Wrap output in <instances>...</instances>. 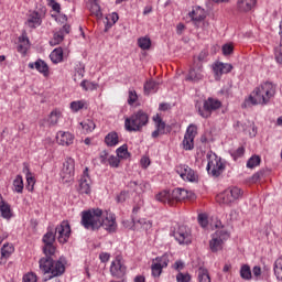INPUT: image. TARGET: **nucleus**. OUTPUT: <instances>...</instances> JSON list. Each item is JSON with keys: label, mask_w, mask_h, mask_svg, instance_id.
Listing matches in <instances>:
<instances>
[{"label": "nucleus", "mask_w": 282, "mask_h": 282, "mask_svg": "<svg viewBox=\"0 0 282 282\" xmlns=\"http://www.w3.org/2000/svg\"><path fill=\"white\" fill-rule=\"evenodd\" d=\"M274 94H276L274 84L270 82L262 83L245 99L242 108L248 109V107H254L257 105H268L274 98Z\"/></svg>", "instance_id": "obj_1"}, {"label": "nucleus", "mask_w": 282, "mask_h": 282, "mask_svg": "<svg viewBox=\"0 0 282 282\" xmlns=\"http://www.w3.org/2000/svg\"><path fill=\"white\" fill-rule=\"evenodd\" d=\"M39 264L40 270L45 274L44 282L54 279V276H62V274H65V263L61 260L54 261L50 256L41 258Z\"/></svg>", "instance_id": "obj_2"}, {"label": "nucleus", "mask_w": 282, "mask_h": 282, "mask_svg": "<svg viewBox=\"0 0 282 282\" xmlns=\"http://www.w3.org/2000/svg\"><path fill=\"white\" fill-rule=\"evenodd\" d=\"M80 225L85 230H100L102 228V209L93 208L80 213Z\"/></svg>", "instance_id": "obj_3"}, {"label": "nucleus", "mask_w": 282, "mask_h": 282, "mask_svg": "<svg viewBox=\"0 0 282 282\" xmlns=\"http://www.w3.org/2000/svg\"><path fill=\"white\" fill-rule=\"evenodd\" d=\"M147 124H149V115L144 110H139L124 120L126 129L134 133L142 131Z\"/></svg>", "instance_id": "obj_4"}, {"label": "nucleus", "mask_w": 282, "mask_h": 282, "mask_svg": "<svg viewBox=\"0 0 282 282\" xmlns=\"http://www.w3.org/2000/svg\"><path fill=\"white\" fill-rule=\"evenodd\" d=\"M226 171V162L215 152L207 153V173L212 177H219Z\"/></svg>", "instance_id": "obj_5"}, {"label": "nucleus", "mask_w": 282, "mask_h": 282, "mask_svg": "<svg viewBox=\"0 0 282 282\" xmlns=\"http://www.w3.org/2000/svg\"><path fill=\"white\" fill-rule=\"evenodd\" d=\"M243 197V189L231 186L225 189L223 193L218 194L216 200L218 204H225L226 206H230V204H235L239 202Z\"/></svg>", "instance_id": "obj_6"}, {"label": "nucleus", "mask_w": 282, "mask_h": 282, "mask_svg": "<svg viewBox=\"0 0 282 282\" xmlns=\"http://www.w3.org/2000/svg\"><path fill=\"white\" fill-rule=\"evenodd\" d=\"M230 239V234L225 228L218 229L215 234L212 235L209 240V248L212 252H219L224 250V243Z\"/></svg>", "instance_id": "obj_7"}, {"label": "nucleus", "mask_w": 282, "mask_h": 282, "mask_svg": "<svg viewBox=\"0 0 282 282\" xmlns=\"http://www.w3.org/2000/svg\"><path fill=\"white\" fill-rule=\"evenodd\" d=\"M170 259L169 254H163L161 257H156L152 260L151 264V273L154 279H160L162 276V271L164 268H169Z\"/></svg>", "instance_id": "obj_8"}, {"label": "nucleus", "mask_w": 282, "mask_h": 282, "mask_svg": "<svg viewBox=\"0 0 282 282\" xmlns=\"http://www.w3.org/2000/svg\"><path fill=\"white\" fill-rule=\"evenodd\" d=\"M174 238L181 246H188V243L193 241L191 228L184 225L178 226V228L174 231Z\"/></svg>", "instance_id": "obj_9"}, {"label": "nucleus", "mask_w": 282, "mask_h": 282, "mask_svg": "<svg viewBox=\"0 0 282 282\" xmlns=\"http://www.w3.org/2000/svg\"><path fill=\"white\" fill-rule=\"evenodd\" d=\"M196 135H197V126L189 124L186 129L183 142H182L184 151H193V149H195Z\"/></svg>", "instance_id": "obj_10"}, {"label": "nucleus", "mask_w": 282, "mask_h": 282, "mask_svg": "<svg viewBox=\"0 0 282 282\" xmlns=\"http://www.w3.org/2000/svg\"><path fill=\"white\" fill-rule=\"evenodd\" d=\"M220 107L221 101L214 98H208L204 101L203 108L198 109V113L199 116H202V118H210L213 111H217V109H219Z\"/></svg>", "instance_id": "obj_11"}, {"label": "nucleus", "mask_w": 282, "mask_h": 282, "mask_svg": "<svg viewBox=\"0 0 282 282\" xmlns=\"http://www.w3.org/2000/svg\"><path fill=\"white\" fill-rule=\"evenodd\" d=\"M77 191L80 195H91V176H89V167H85L78 182Z\"/></svg>", "instance_id": "obj_12"}, {"label": "nucleus", "mask_w": 282, "mask_h": 282, "mask_svg": "<svg viewBox=\"0 0 282 282\" xmlns=\"http://www.w3.org/2000/svg\"><path fill=\"white\" fill-rule=\"evenodd\" d=\"M76 172V161L73 158H66L61 171V177L64 182H69Z\"/></svg>", "instance_id": "obj_13"}, {"label": "nucleus", "mask_w": 282, "mask_h": 282, "mask_svg": "<svg viewBox=\"0 0 282 282\" xmlns=\"http://www.w3.org/2000/svg\"><path fill=\"white\" fill-rule=\"evenodd\" d=\"M101 227L108 232H116L118 230V223H116V215L111 212L105 210L101 215Z\"/></svg>", "instance_id": "obj_14"}, {"label": "nucleus", "mask_w": 282, "mask_h": 282, "mask_svg": "<svg viewBox=\"0 0 282 282\" xmlns=\"http://www.w3.org/2000/svg\"><path fill=\"white\" fill-rule=\"evenodd\" d=\"M56 241V234L54 231H47L43 237V252L46 257H52L56 252L54 242Z\"/></svg>", "instance_id": "obj_15"}, {"label": "nucleus", "mask_w": 282, "mask_h": 282, "mask_svg": "<svg viewBox=\"0 0 282 282\" xmlns=\"http://www.w3.org/2000/svg\"><path fill=\"white\" fill-rule=\"evenodd\" d=\"M55 235H57V241L67 243V241H69V236L72 235L69 223L65 220L62 221L61 225L55 228Z\"/></svg>", "instance_id": "obj_16"}, {"label": "nucleus", "mask_w": 282, "mask_h": 282, "mask_svg": "<svg viewBox=\"0 0 282 282\" xmlns=\"http://www.w3.org/2000/svg\"><path fill=\"white\" fill-rule=\"evenodd\" d=\"M110 274H112V276H117V279H120L123 274H127V267L124 265V260H122V257L117 256L111 262Z\"/></svg>", "instance_id": "obj_17"}, {"label": "nucleus", "mask_w": 282, "mask_h": 282, "mask_svg": "<svg viewBox=\"0 0 282 282\" xmlns=\"http://www.w3.org/2000/svg\"><path fill=\"white\" fill-rule=\"evenodd\" d=\"M176 173L180 174V177L185 182H197V174L188 165H177Z\"/></svg>", "instance_id": "obj_18"}, {"label": "nucleus", "mask_w": 282, "mask_h": 282, "mask_svg": "<svg viewBox=\"0 0 282 282\" xmlns=\"http://www.w3.org/2000/svg\"><path fill=\"white\" fill-rule=\"evenodd\" d=\"M193 197H195V194L185 188H175L172 191V200L174 206L180 202H184V199H193Z\"/></svg>", "instance_id": "obj_19"}, {"label": "nucleus", "mask_w": 282, "mask_h": 282, "mask_svg": "<svg viewBox=\"0 0 282 282\" xmlns=\"http://www.w3.org/2000/svg\"><path fill=\"white\" fill-rule=\"evenodd\" d=\"M213 70L215 74V79L220 80L224 74H230V72H232V65L224 62H216L213 65Z\"/></svg>", "instance_id": "obj_20"}, {"label": "nucleus", "mask_w": 282, "mask_h": 282, "mask_svg": "<svg viewBox=\"0 0 282 282\" xmlns=\"http://www.w3.org/2000/svg\"><path fill=\"white\" fill-rule=\"evenodd\" d=\"M188 17L192 19L194 25L199 28V23L206 19V10L202 7H193L192 11L188 13Z\"/></svg>", "instance_id": "obj_21"}, {"label": "nucleus", "mask_w": 282, "mask_h": 282, "mask_svg": "<svg viewBox=\"0 0 282 282\" xmlns=\"http://www.w3.org/2000/svg\"><path fill=\"white\" fill-rule=\"evenodd\" d=\"M186 80H191L192 83H199V80H204V66L202 64H196L192 67Z\"/></svg>", "instance_id": "obj_22"}, {"label": "nucleus", "mask_w": 282, "mask_h": 282, "mask_svg": "<svg viewBox=\"0 0 282 282\" xmlns=\"http://www.w3.org/2000/svg\"><path fill=\"white\" fill-rule=\"evenodd\" d=\"M14 254V245L7 242L0 249V265H6L8 259Z\"/></svg>", "instance_id": "obj_23"}, {"label": "nucleus", "mask_w": 282, "mask_h": 282, "mask_svg": "<svg viewBox=\"0 0 282 282\" xmlns=\"http://www.w3.org/2000/svg\"><path fill=\"white\" fill-rule=\"evenodd\" d=\"M29 68L36 69V72H39V74H42L44 78H47V76H50V66L43 59H37L34 63H29Z\"/></svg>", "instance_id": "obj_24"}, {"label": "nucleus", "mask_w": 282, "mask_h": 282, "mask_svg": "<svg viewBox=\"0 0 282 282\" xmlns=\"http://www.w3.org/2000/svg\"><path fill=\"white\" fill-rule=\"evenodd\" d=\"M56 141L57 144H61L62 147H69L74 144V134L68 131H58L56 134Z\"/></svg>", "instance_id": "obj_25"}, {"label": "nucleus", "mask_w": 282, "mask_h": 282, "mask_svg": "<svg viewBox=\"0 0 282 282\" xmlns=\"http://www.w3.org/2000/svg\"><path fill=\"white\" fill-rule=\"evenodd\" d=\"M43 23V20L41 19V13L36 11H32L28 14L25 25L26 28H31L32 30L39 28Z\"/></svg>", "instance_id": "obj_26"}, {"label": "nucleus", "mask_w": 282, "mask_h": 282, "mask_svg": "<svg viewBox=\"0 0 282 282\" xmlns=\"http://www.w3.org/2000/svg\"><path fill=\"white\" fill-rule=\"evenodd\" d=\"M257 7V0H237L238 12H250Z\"/></svg>", "instance_id": "obj_27"}, {"label": "nucleus", "mask_w": 282, "mask_h": 282, "mask_svg": "<svg viewBox=\"0 0 282 282\" xmlns=\"http://www.w3.org/2000/svg\"><path fill=\"white\" fill-rule=\"evenodd\" d=\"M156 202H161V204H167V206H174L173 203V194L171 191H162L155 195Z\"/></svg>", "instance_id": "obj_28"}, {"label": "nucleus", "mask_w": 282, "mask_h": 282, "mask_svg": "<svg viewBox=\"0 0 282 282\" xmlns=\"http://www.w3.org/2000/svg\"><path fill=\"white\" fill-rule=\"evenodd\" d=\"M0 213L3 219H12V208L10 204L3 200V196L0 194Z\"/></svg>", "instance_id": "obj_29"}, {"label": "nucleus", "mask_w": 282, "mask_h": 282, "mask_svg": "<svg viewBox=\"0 0 282 282\" xmlns=\"http://www.w3.org/2000/svg\"><path fill=\"white\" fill-rule=\"evenodd\" d=\"M119 143H120V137L116 131H111L105 137V144L107 147H110V148L118 147Z\"/></svg>", "instance_id": "obj_30"}, {"label": "nucleus", "mask_w": 282, "mask_h": 282, "mask_svg": "<svg viewBox=\"0 0 282 282\" xmlns=\"http://www.w3.org/2000/svg\"><path fill=\"white\" fill-rule=\"evenodd\" d=\"M28 50H30V40L25 35H22L19 39L18 52L25 56V54H28Z\"/></svg>", "instance_id": "obj_31"}, {"label": "nucleus", "mask_w": 282, "mask_h": 282, "mask_svg": "<svg viewBox=\"0 0 282 282\" xmlns=\"http://www.w3.org/2000/svg\"><path fill=\"white\" fill-rule=\"evenodd\" d=\"M23 188H24L23 176L17 175L15 178L13 180L12 191L13 193H18L21 195V193H23Z\"/></svg>", "instance_id": "obj_32"}, {"label": "nucleus", "mask_w": 282, "mask_h": 282, "mask_svg": "<svg viewBox=\"0 0 282 282\" xmlns=\"http://www.w3.org/2000/svg\"><path fill=\"white\" fill-rule=\"evenodd\" d=\"M63 118V112L61 110H53L48 116V124L50 127H56L58 124V120Z\"/></svg>", "instance_id": "obj_33"}, {"label": "nucleus", "mask_w": 282, "mask_h": 282, "mask_svg": "<svg viewBox=\"0 0 282 282\" xmlns=\"http://www.w3.org/2000/svg\"><path fill=\"white\" fill-rule=\"evenodd\" d=\"M160 84H158V82L153 80V79H149L145 84H144V94L149 95V94H155V91H158V87Z\"/></svg>", "instance_id": "obj_34"}, {"label": "nucleus", "mask_w": 282, "mask_h": 282, "mask_svg": "<svg viewBox=\"0 0 282 282\" xmlns=\"http://www.w3.org/2000/svg\"><path fill=\"white\" fill-rule=\"evenodd\" d=\"M82 109H87L86 100H76L70 102V110L73 113H78Z\"/></svg>", "instance_id": "obj_35"}, {"label": "nucleus", "mask_w": 282, "mask_h": 282, "mask_svg": "<svg viewBox=\"0 0 282 282\" xmlns=\"http://www.w3.org/2000/svg\"><path fill=\"white\" fill-rule=\"evenodd\" d=\"M80 127L84 131V133H91L94 129H96V123L91 119H85L80 122Z\"/></svg>", "instance_id": "obj_36"}, {"label": "nucleus", "mask_w": 282, "mask_h": 282, "mask_svg": "<svg viewBox=\"0 0 282 282\" xmlns=\"http://www.w3.org/2000/svg\"><path fill=\"white\" fill-rule=\"evenodd\" d=\"M50 58L52 61V63L58 64L63 62V48L62 47H57L55 48L51 55Z\"/></svg>", "instance_id": "obj_37"}, {"label": "nucleus", "mask_w": 282, "mask_h": 282, "mask_svg": "<svg viewBox=\"0 0 282 282\" xmlns=\"http://www.w3.org/2000/svg\"><path fill=\"white\" fill-rule=\"evenodd\" d=\"M80 87L84 89V91H96V89H98L99 85L96 82H90V80L84 79L80 83Z\"/></svg>", "instance_id": "obj_38"}, {"label": "nucleus", "mask_w": 282, "mask_h": 282, "mask_svg": "<svg viewBox=\"0 0 282 282\" xmlns=\"http://www.w3.org/2000/svg\"><path fill=\"white\" fill-rule=\"evenodd\" d=\"M89 10L93 17L102 19V11L100 10V4H98V2H89Z\"/></svg>", "instance_id": "obj_39"}, {"label": "nucleus", "mask_w": 282, "mask_h": 282, "mask_svg": "<svg viewBox=\"0 0 282 282\" xmlns=\"http://www.w3.org/2000/svg\"><path fill=\"white\" fill-rule=\"evenodd\" d=\"M153 121L155 122V129L161 131V135H164L166 133V123L162 121L160 115H155Z\"/></svg>", "instance_id": "obj_40"}, {"label": "nucleus", "mask_w": 282, "mask_h": 282, "mask_svg": "<svg viewBox=\"0 0 282 282\" xmlns=\"http://www.w3.org/2000/svg\"><path fill=\"white\" fill-rule=\"evenodd\" d=\"M273 272L278 281H282V257L275 260L273 265Z\"/></svg>", "instance_id": "obj_41"}, {"label": "nucleus", "mask_w": 282, "mask_h": 282, "mask_svg": "<svg viewBox=\"0 0 282 282\" xmlns=\"http://www.w3.org/2000/svg\"><path fill=\"white\" fill-rule=\"evenodd\" d=\"M118 19H120V18L118 17V13H116V12L108 14L106 17V30L113 28V25H116V23H118Z\"/></svg>", "instance_id": "obj_42"}, {"label": "nucleus", "mask_w": 282, "mask_h": 282, "mask_svg": "<svg viewBox=\"0 0 282 282\" xmlns=\"http://www.w3.org/2000/svg\"><path fill=\"white\" fill-rule=\"evenodd\" d=\"M240 276L245 281H250L252 279V270L250 269V265L243 264L240 268Z\"/></svg>", "instance_id": "obj_43"}, {"label": "nucleus", "mask_w": 282, "mask_h": 282, "mask_svg": "<svg viewBox=\"0 0 282 282\" xmlns=\"http://www.w3.org/2000/svg\"><path fill=\"white\" fill-rule=\"evenodd\" d=\"M64 39H65V34L63 33V31H57L53 34V37L50 41V45L52 46L59 45V43H63Z\"/></svg>", "instance_id": "obj_44"}, {"label": "nucleus", "mask_w": 282, "mask_h": 282, "mask_svg": "<svg viewBox=\"0 0 282 282\" xmlns=\"http://www.w3.org/2000/svg\"><path fill=\"white\" fill-rule=\"evenodd\" d=\"M198 281L199 282H212L210 273L208 272V269H205V268L198 269Z\"/></svg>", "instance_id": "obj_45"}, {"label": "nucleus", "mask_w": 282, "mask_h": 282, "mask_svg": "<svg viewBox=\"0 0 282 282\" xmlns=\"http://www.w3.org/2000/svg\"><path fill=\"white\" fill-rule=\"evenodd\" d=\"M116 153L119 160H127L129 158V148L127 144H123L117 149Z\"/></svg>", "instance_id": "obj_46"}, {"label": "nucleus", "mask_w": 282, "mask_h": 282, "mask_svg": "<svg viewBox=\"0 0 282 282\" xmlns=\"http://www.w3.org/2000/svg\"><path fill=\"white\" fill-rule=\"evenodd\" d=\"M26 183L28 191H34V184H36V181L34 180V175L32 172H30L29 169H26Z\"/></svg>", "instance_id": "obj_47"}, {"label": "nucleus", "mask_w": 282, "mask_h": 282, "mask_svg": "<svg viewBox=\"0 0 282 282\" xmlns=\"http://www.w3.org/2000/svg\"><path fill=\"white\" fill-rule=\"evenodd\" d=\"M138 45L141 50H151V39L144 36L138 39Z\"/></svg>", "instance_id": "obj_48"}, {"label": "nucleus", "mask_w": 282, "mask_h": 282, "mask_svg": "<svg viewBox=\"0 0 282 282\" xmlns=\"http://www.w3.org/2000/svg\"><path fill=\"white\" fill-rule=\"evenodd\" d=\"M261 164V158L259 155H252L247 162V169H256Z\"/></svg>", "instance_id": "obj_49"}, {"label": "nucleus", "mask_w": 282, "mask_h": 282, "mask_svg": "<svg viewBox=\"0 0 282 282\" xmlns=\"http://www.w3.org/2000/svg\"><path fill=\"white\" fill-rule=\"evenodd\" d=\"M130 186H134V191L135 193H144L145 189L149 188V183L147 182H141L139 185H138V182H132L130 183Z\"/></svg>", "instance_id": "obj_50"}, {"label": "nucleus", "mask_w": 282, "mask_h": 282, "mask_svg": "<svg viewBox=\"0 0 282 282\" xmlns=\"http://www.w3.org/2000/svg\"><path fill=\"white\" fill-rule=\"evenodd\" d=\"M111 169H118L120 166V159L116 155H111L108 159V163Z\"/></svg>", "instance_id": "obj_51"}, {"label": "nucleus", "mask_w": 282, "mask_h": 282, "mask_svg": "<svg viewBox=\"0 0 282 282\" xmlns=\"http://www.w3.org/2000/svg\"><path fill=\"white\" fill-rule=\"evenodd\" d=\"M138 102V93L135 90L130 89L128 91V105H135Z\"/></svg>", "instance_id": "obj_52"}, {"label": "nucleus", "mask_w": 282, "mask_h": 282, "mask_svg": "<svg viewBox=\"0 0 282 282\" xmlns=\"http://www.w3.org/2000/svg\"><path fill=\"white\" fill-rule=\"evenodd\" d=\"M111 156V154H109V152H107V150H104L99 153V162L100 164L107 165L109 162V158Z\"/></svg>", "instance_id": "obj_53"}, {"label": "nucleus", "mask_w": 282, "mask_h": 282, "mask_svg": "<svg viewBox=\"0 0 282 282\" xmlns=\"http://www.w3.org/2000/svg\"><path fill=\"white\" fill-rule=\"evenodd\" d=\"M245 153H246V149L243 147H239L237 150L231 152V158L234 160H239V158H243Z\"/></svg>", "instance_id": "obj_54"}, {"label": "nucleus", "mask_w": 282, "mask_h": 282, "mask_svg": "<svg viewBox=\"0 0 282 282\" xmlns=\"http://www.w3.org/2000/svg\"><path fill=\"white\" fill-rule=\"evenodd\" d=\"M198 224L202 228H207L208 226V216L206 214L198 215Z\"/></svg>", "instance_id": "obj_55"}, {"label": "nucleus", "mask_w": 282, "mask_h": 282, "mask_svg": "<svg viewBox=\"0 0 282 282\" xmlns=\"http://www.w3.org/2000/svg\"><path fill=\"white\" fill-rule=\"evenodd\" d=\"M37 281H39V278L36 276V273H34V272L26 273L23 276V282H37Z\"/></svg>", "instance_id": "obj_56"}, {"label": "nucleus", "mask_w": 282, "mask_h": 282, "mask_svg": "<svg viewBox=\"0 0 282 282\" xmlns=\"http://www.w3.org/2000/svg\"><path fill=\"white\" fill-rule=\"evenodd\" d=\"M176 281L177 282H189L191 281V274L178 272L177 275H176Z\"/></svg>", "instance_id": "obj_57"}, {"label": "nucleus", "mask_w": 282, "mask_h": 282, "mask_svg": "<svg viewBox=\"0 0 282 282\" xmlns=\"http://www.w3.org/2000/svg\"><path fill=\"white\" fill-rule=\"evenodd\" d=\"M235 50V46L232 44H224L223 45V54L224 56H230Z\"/></svg>", "instance_id": "obj_58"}, {"label": "nucleus", "mask_w": 282, "mask_h": 282, "mask_svg": "<svg viewBox=\"0 0 282 282\" xmlns=\"http://www.w3.org/2000/svg\"><path fill=\"white\" fill-rule=\"evenodd\" d=\"M48 6L50 8H52L53 12H56V14H61V4L56 2V0H50Z\"/></svg>", "instance_id": "obj_59"}, {"label": "nucleus", "mask_w": 282, "mask_h": 282, "mask_svg": "<svg viewBox=\"0 0 282 282\" xmlns=\"http://www.w3.org/2000/svg\"><path fill=\"white\" fill-rule=\"evenodd\" d=\"M274 56L276 63H279V65H282V45L275 47Z\"/></svg>", "instance_id": "obj_60"}, {"label": "nucleus", "mask_w": 282, "mask_h": 282, "mask_svg": "<svg viewBox=\"0 0 282 282\" xmlns=\"http://www.w3.org/2000/svg\"><path fill=\"white\" fill-rule=\"evenodd\" d=\"M52 17H54L55 21H57V23H67V15L65 14H61V13H57V14H53Z\"/></svg>", "instance_id": "obj_61"}, {"label": "nucleus", "mask_w": 282, "mask_h": 282, "mask_svg": "<svg viewBox=\"0 0 282 282\" xmlns=\"http://www.w3.org/2000/svg\"><path fill=\"white\" fill-rule=\"evenodd\" d=\"M140 226L144 228V230H151L153 224L150 220L141 219L139 220Z\"/></svg>", "instance_id": "obj_62"}, {"label": "nucleus", "mask_w": 282, "mask_h": 282, "mask_svg": "<svg viewBox=\"0 0 282 282\" xmlns=\"http://www.w3.org/2000/svg\"><path fill=\"white\" fill-rule=\"evenodd\" d=\"M252 274H253L256 281H259V279H261V267H259V265L253 267Z\"/></svg>", "instance_id": "obj_63"}, {"label": "nucleus", "mask_w": 282, "mask_h": 282, "mask_svg": "<svg viewBox=\"0 0 282 282\" xmlns=\"http://www.w3.org/2000/svg\"><path fill=\"white\" fill-rule=\"evenodd\" d=\"M174 270H177V272H182V270H184V262L182 260H177L174 264H173Z\"/></svg>", "instance_id": "obj_64"}]
</instances>
